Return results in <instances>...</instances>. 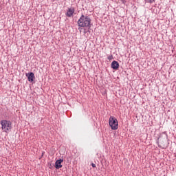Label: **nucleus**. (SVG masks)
<instances>
[{"instance_id":"nucleus-1","label":"nucleus","mask_w":176,"mask_h":176,"mask_svg":"<svg viewBox=\"0 0 176 176\" xmlns=\"http://www.w3.org/2000/svg\"><path fill=\"white\" fill-rule=\"evenodd\" d=\"M91 23V19L87 16L83 14L81 15L80 18L78 21V27H86L87 28H90V23Z\"/></svg>"},{"instance_id":"nucleus-2","label":"nucleus","mask_w":176,"mask_h":176,"mask_svg":"<svg viewBox=\"0 0 176 176\" xmlns=\"http://www.w3.org/2000/svg\"><path fill=\"white\" fill-rule=\"evenodd\" d=\"M1 129L5 133H8V131H10L12 130V122L6 120H3L1 121Z\"/></svg>"},{"instance_id":"nucleus-3","label":"nucleus","mask_w":176,"mask_h":176,"mask_svg":"<svg viewBox=\"0 0 176 176\" xmlns=\"http://www.w3.org/2000/svg\"><path fill=\"white\" fill-rule=\"evenodd\" d=\"M109 124L111 130H118L119 127V122H118V120L116 119V118L113 116H111L109 118Z\"/></svg>"},{"instance_id":"nucleus-4","label":"nucleus","mask_w":176,"mask_h":176,"mask_svg":"<svg viewBox=\"0 0 176 176\" xmlns=\"http://www.w3.org/2000/svg\"><path fill=\"white\" fill-rule=\"evenodd\" d=\"M26 76L28 77V81L30 82V83H32V82H34V79H35V76L34 75V73H29L26 74Z\"/></svg>"},{"instance_id":"nucleus-5","label":"nucleus","mask_w":176,"mask_h":176,"mask_svg":"<svg viewBox=\"0 0 176 176\" xmlns=\"http://www.w3.org/2000/svg\"><path fill=\"white\" fill-rule=\"evenodd\" d=\"M63 160L60 159L56 161L55 162V168L58 170L59 168H61L63 167V165H61V163H63Z\"/></svg>"},{"instance_id":"nucleus-6","label":"nucleus","mask_w":176,"mask_h":176,"mask_svg":"<svg viewBox=\"0 0 176 176\" xmlns=\"http://www.w3.org/2000/svg\"><path fill=\"white\" fill-rule=\"evenodd\" d=\"M74 13H75V9H74V8H69L67 10V13H66V16L67 17H72V16L74 15Z\"/></svg>"},{"instance_id":"nucleus-7","label":"nucleus","mask_w":176,"mask_h":176,"mask_svg":"<svg viewBox=\"0 0 176 176\" xmlns=\"http://www.w3.org/2000/svg\"><path fill=\"white\" fill-rule=\"evenodd\" d=\"M111 68L113 69H119V63L116 60L113 61L111 63Z\"/></svg>"},{"instance_id":"nucleus-8","label":"nucleus","mask_w":176,"mask_h":176,"mask_svg":"<svg viewBox=\"0 0 176 176\" xmlns=\"http://www.w3.org/2000/svg\"><path fill=\"white\" fill-rule=\"evenodd\" d=\"M146 2H147L148 3H153V2H155V0H146Z\"/></svg>"},{"instance_id":"nucleus-9","label":"nucleus","mask_w":176,"mask_h":176,"mask_svg":"<svg viewBox=\"0 0 176 176\" xmlns=\"http://www.w3.org/2000/svg\"><path fill=\"white\" fill-rule=\"evenodd\" d=\"M167 140V135H165L164 137V140H162V142H166V141Z\"/></svg>"},{"instance_id":"nucleus-10","label":"nucleus","mask_w":176,"mask_h":176,"mask_svg":"<svg viewBox=\"0 0 176 176\" xmlns=\"http://www.w3.org/2000/svg\"><path fill=\"white\" fill-rule=\"evenodd\" d=\"M91 166H92V167H93L94 168H96L95 164L92 163V164H91Z\"/></svg>"},{"instance_id":"nucleus-11","label":"nucleus","mask_w":176,"mask_h":176,"mask_svg":"<svg viewBox=\"0 0 176 176\" xmlns=\"http://www.w3.org/2000/svg\"><path fill=\"white\" fill-rule=\"evenodd\" d=\"M108 60H112V56H109Z\"/></svg>"},{"instance_id":"nucleus-12","label":"nucleus","mask_w":176,"mask_h":176,"mask_svg":"<svg viewBox=\"0 0 176 176\" xmlns=\"http://www.w3.org/2000/svg\"><path fill=\"white\" fill-rule=\"evenodd\" d=\"M162 136H160V137L158 138V140H160V141H162Z\"/></svg>"}]
</instances>
